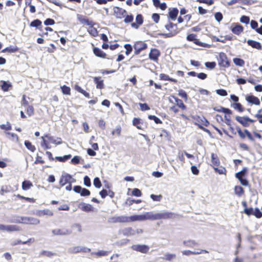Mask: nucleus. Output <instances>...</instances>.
Masks as SVG:
<instances>
[{"label":"nucleus","instance_id":"1","mask_svg":"<svg viewBox=\"0 0 262 262\" xmlns=\"http://www.w3.org/2000/svg\"><path fill=\"white\" fill-rule=\"evenodd\" d=\"M75 180L71 175L67 173H63L60 179L59 183L61 186H63L67 184L75 183Z\"/></svg>","mask_w":262,"mask_h":262},{"label":"nucleus","instance_id":"29","mask_svg":"<svg viewBox=\"0 0 262 262\" xmlns=\"http://www.w3.org/2000/svg\"><path fill=\"white\" fill-rule=\"evenodd\" d=\"M183 244L186 247H193L198 245V244L193 240L184 241Z\"/></svg>","mask_w":262,"mask_h":262},{"label":"nucleus","instance_id":"54","mask_svg":"<svg viewBox=\"0 0 262 262\" xmlns=\"http://www.w3.org/2000/svg\"><path fill=\"white\" fill-rule=\"evenodd\" d=\"M205 64L206 68L210 69H213L215 68L216 63L215 62H206Z\"/></svg>","mask_w":262,"mask_h":262},{"label":"nucleus","instance_id":"6","mask_svg":"<svg viewBox=\"0 0 262 262\" xmlns=\"http://www.w3.org/2000/svg\"><path fill=\"white\" fill-rule=\"evenodd\" d=\"M107 221L111 223H126L127 222V216L123 215L112 216L109 217Z\"/></svg>","mask_w":262,"mask_h":262},{"label":"nucleus","instance_id":"42","mask_svg":"<svg viewBox=\"0 0 262 262\" xmlns=\"http://www.w3.org/2000/svg\"><path fill=\"white\" fill-rule=\"evenodd\" d=\"M71 157V155H65L63 157H56L55 159L60 162H65Z\"/></svg>","mask_w":262,"mask_h":262},{"label":"nucleus","instance_id":"7","mask_svg":"<svg viewBox=\"0 0 262 262\" xmlns=\"http://www.w3.org/2000/svg\"><path fill=\"white\" fill-rule=\"evenodd\" d=\"M91 251V249L87 247L81 246H75L69 248V252L71 253H76L79 252L87 253Z\"/></svg>","mask_w":262,"mask_h":262},{"label":"nucleus","instance_id":"18","mask_svg":"<svg viewBox=\"0 0 262 262\" xmlns=\"http://www.w3.org/2000/svg\"><path fill=\"white\" fill-rule=\"evenodd\" d=\"M247 43L249 46L252 47L253 48H255L257 50L261 49V46L260 42L253 40L249 39L247 40Z\"/></svg>","mask_w":262,"mask_h":262},{"label":"nucleus","instance_id":"44","mask_svg":"<svg viewBox=\"0 0 262 262\" xmlns=\"http://www.w3.org/2000/svg\"><path fill=\"white\" fill-rule=\"evenodd\" d=\"M175 258H176V254L166 253L165 254L164 257H163L162 258L167 260H169V261H170Z\"/></svg>","mask_w":262,"mask_h":262},{"label":"nucleus","instance_id":"33","mask_svg":"<svg viewBox=\"0 0 262 262\" xmlns=\"http://www.w3.org/2000/svg\"><path fill=\"white\" fill-rule=\"evenodd\" d=\"M247 171V168L246 167H244L241 171L236 173L235 177L237 179L242 178L243 177L245 176Z\"/></svg>","mask_w":262,"mask_h":262},{"label":"nucleus","instance_id":"50","mask_svg":"<svg viewBox=\"0 0 262 262\" xmlns=\"http://www.w3.org/2000/svg\"><path fill=\"white\" fill-rule=\"evenodd\" d=\"M93 184H94V185L96 188H100V187L101 186V181H100V179H99V178H98V177H96L94 179Z\"/></svg>","mask_w":262,"mask_h":262},{"label":"nucleus","instance_id":"22","mask_svg":"<svg viewBox=\"0 0 262 262\" xmlns=\"http://www.w3.org/2000/svg\"><path fill=\"white\" fill-rule=\"evenodd\" d=\"M93 52L95 55L98 57L101 58H105L106 54L104 53L101 49L99 48L95 47L93 48Z\"/></svg>","mask_w":262,"mask_h":262},{"label":"nucleus","instance_id":"12","mask_svg":"<svg viewBox=\"0 0 262 262\" xmlns=\"http://www.w3.org/2000/svg\"><path fill=\"white\" fill-rule=\"evenodd\" d=\"M73 190L75 192L80 193L81 196H88L90 194V191L88 189L83 188L80 186H74Z\"/></svg>","mask_w":262,"mask_h":262},{"label":"nucleus","instance_id":"58","mask_svg":"<svg viewBox=\"0 0 262 262\" xmlns=\"http://www.w3.org/2000/svg\"><path fill=\"white\" fill-rule=\"evenodd\" d=\"M95 254L96 255L98 256H106L108 254V252L106 251H99L95 253Z\"/></svg>","mask_w":262,"mask_h":262},{"label":"nucleus","instance_id":"25","mask_svg":"<svg viewBox=\"0 0 262 262\" xmlns=\"http://www.w3.org/2000/svg\"><path fill=\"white\" fill-rule=\"evenodd\" d=\"M232 32L235 34L238 35L243 31V27L239 25H235L231 29Z\"/></svg>","mask_w":262,"mask_h":262},{"label":"nucleus","instance_id":"36","mask_svg":"<svg viewBox=\"0 0 262 262\" xmlns=\"http://www.w3.org/2000/svg\"><path fill=\"white\" fill-rule=\"evenodd\" d=\"M173 98L175 100V102L177 106H178L179 107H180L183 110L186 108V106L184 104L182 100L178 99L177 98H176L174 97H173Z\"/></svg>","mask_w":262,"mask_h":262},{"label":"nucleus","instance_id":"10","mask_svg":"<svg viewBox=\"0 0 262 262\" xmlns=\"http://www.w3.org/2000/svg\"><path fill=\"white\" fill-rule=\"evenodd\" d=\"M147 45L143 41L137 42L134 45L135 54L138 55L140 52L147 48Z\"/></svg>","mask_w":262,"mask_h":262},{"label":"nucleus","instance_id":"17","mask_svg":"<svg viewBox=\"0 0 262 262\" xmlns=\"http://www.w3.org/2000/svg\"><path fill=\"white\" fill-rule=\"evenodd\" d=\"M143 221H144L143 214L127 216V222Z\"/></svg>","mask_w":262,"mask_h":262},{"label":"nucleus","instance_id":"40","mask_svg":"<svg viewBox=\"0 0 262 262\" xmlns=\"http://www.w3.org/2000/svg\"><path fill=\"white\" fill-rule=\"evenodd\" d=\"M232 106L235 110H238L240 112L244 111L242 105L239 103H234L232 104Z\"/></svg>","mask_w":262,"mask_h":262},{"label":"nucleus","instance_id":"21","mask_svg":"<svg viewBox=\"0 0 262 262\" xmlns=\"http://www.w3.org/2000/svg\"><path fill=\"white\" fill-rule=\"evenodd\" d=\"M121 232L124 236H128L135 235V233L134 232V229L131 227L124 228L122 229Z\"/></svg>","mask_w":262,"mask_h":262},{"label":"nucleus","instance_id":"59","mask_svg":"<svg viewBox=\"0 0 262 262\" xmlns=\"http://www.w3.org/2000/svg\"><path fill=\"white\" fill-rule=\"evenodd\" d=\"M214 16L216 20L218 22H220L223 19V15L221 12L215 13Z\"/></svg>","mask_w":262,"mask_h":262},{"label":"nucleus","instance_id":"24","mask_svg":"<svg viewBox=\"0 0 262 262\" xmlns=\"http://www.w3.org/2000/svg\"><path fill=\"white\" fill-rule=\"evenodd\" d=\"M99 77H95L94 78V80L96 83V88L99 89H102L104 87L103 81L100 79Z\"/></svg>","mask_w":262,"mask_h":262},{"label":"nucleus","instance_id":"56","mask_svg":"<svg viewBox=\"0 0 262 262\" xmlns=\"http://www.w3.org/2000/svg\"><path fill=\"white\" fill-rule=\"evenodd\" d=\"M216 93L222 96H226L227 95V92L224 89H218L216 91Z\"/></svg>","mask_w":262,"mask_h":262},{"label":"nucleus","instance_id":"48","mask_svg":"<svg viewBox=\"0 0 262 262\" xmlns=\"http://www.w3.org/2000/svg\"><path fill=\"white\" fill-rule=\"evenodd\" d=\"M124 48L126 50L125 54L127 55H128L133 50L132 46L130 44H125L124 45Z\"/></svg>","mask_w":262,"mask_h":262},{"label":"nucleus","instance_id":"5","mask_svg":"<svg viewBox=\"0 0 262 262\" xmlns=\"http://www.w3.org/2000/svg\"><path fill=\"white\" fill-rule=\"evenodd\" d=\"M219 64L220 66L225 68L228 67L230 66L227 55L224 53H220L219 57Z\"/></svg>","mask_w":262,"mask_h":262},{"label":"nucleus","instance_id":"19","mask_svg":"<svg viewBox=\"0 0 262 262\" xmlns=\"http://www.w3.org/2000/svg\"><path fill=\"white\" fill-rule=\"evenodd\" d=\"M133 124L134 126L140 129H143L144 128V124L141 119L135 118L133 120Z\"/></svg>","mask_w":262,"mask_h":262},{"label":"nucleus","instance_id":"27","mask_svg":"<svg viewBox=\"0 0 262 262\" xmlns=\"http://www.w3.org/2000/svg\"><path fill=\"white\" fill-rule=\"evenodd\" d=\"M235 194L238 196H242L244 193V190L243 188L240 186H236L234 187Z\"/></svg>","mask_w":262,"mask_h":262},{"label":"nucleus","instance_id":"62","mask_svg":"<svg viewBox=\"0 0 262 262\" xmlns=\"http://www.w3.org/2000/svg\"><path fill=\"white\" fill-rule=\"evenodd\" d=\"M0 128L6 130H11L12 128L11 126L9 123H8L7 124H2L0 125Z\"/></svg>","mask_w":262,"mask_h":262},{"label":"nucleus","instance_id":"8","mask_svg":"<svg viewBox=\"0 0 262 262\" xmlns=\"http://www.w3.org/2000/svg\"><path fill=\"white\" fill-rule=\"evenodd\" d=\"M132 249L142 253H146L149 250V247L145 245H134L132 246Z\"/></svg>","mask_w":262,"mask_h":262},{"label":"nucleus","instance_id":"16","mask_svg":"<svg viewBox=\"0 0 262 262\" xmlns=\"http://www.w3.org/2000/svg\"><path fill=\"white\" fill-rule=\"evenodd\" d=\"M246 100L250 103L255 105H259L260 104V100L256 96L253 95H249L247 96L246 97Z\"/></svg>","mask_w":262,"mask_h":262},{"label":"nucleus","instance_id":"47","mask_svg":"<svg viewBox=\"0 0 262 262\" xmlns=\"http://www.w3.org/2000/svg\"><path fill=\"white\" fill-rule=\"evenodd\" d=\"M247 2V0H231L228 2V5L230 6L235 4L236 3H242L244 4H246Z\"/></svg>","mask_w":262,"mask_h":262},{"label":"nucleus","instance_id":"2","mask_svg":"<svg viewBox=\"0 0 262 262\" xmlns=\"http://www.w3.org/2000/svg\"><path fill=\"white\" fill-rule=\"evenodd\" d=\"M165 27L169 31L168 33L165 34L166 37H172L177 34L178 32L177 25L173 24L172 23L169 22L168 24L165 25Z\"/></svg>","mask_w":262,"mask_h":262},{"label":"nucleus","instance_id":"46","mask_svg":"<svg viewBox=\"0 0 262 262\" xmlns=\"http://www.w3.org/2000/svg\"><path fill=\"white\" fill-rule=\"evenodd\" d=\"M17 50V49L14 47H7L2 50V52L6 53H14Z\"/></svg>","mask_w":262,"mask_h":262},{"label":"nucleus","instance_id":"53","mask_svg":"<svg viewBox=\"0 0 262 262\" xmlns=\"http://www.w3.org/2000/svg\"><path fill=\"white\" fill-rule=\"evenodd\" d=\"M136 23L138 25H141L143 24V19L141 14H138L136 17Z\"/></svg>","mask_w":262,"mask_h":262},{"label":"nucleus","instance_id":"14","mask_svg":"<svg viewBox=\"0 0 262 262\" xmlns=\"http://www.w3.org/2000/svg\"><path fill=\"white\" fill-rule=\"evenodd\" d=\"M40 221L38 219L32 217H24L23 224L37 225Z\"/></svg>","mask_w":262,"mask_h":262},{"label":"nucleus","instance_id":"9","mask_svg":"<svg viewBox=\"0 0 262 262\" xmlns=\"http://www.w3.org/2000/svg\"><path fill=\"white\" fill-rule=\"evenodd\" d=\"M52 233L55 235H67L70 234L72 231L67 228L55 229L52 231Z\"/></svg>","mask_w":262,"mask_h":262},{"label":"nucleus","instance_id":"13","mask_svg":"<svg viewBox=\"0 0 262 262\" xmlns=\"http://www.w3.org/2000/svg\"><path fill=\"white\" fill-rule=\"evenodd\" d=\"M160 55V52L158 49H152L149 54V58L154 61H157Z\"/></svg>","mask_w":262,"mask_h":262},{"label":"nucleus","instance_id":"41","mask_svg":"<svg viewBox=\"0 0 262 262\" xmlns=\"http://www.w3.org/2000/svg\"><path fill=\"white\" fill-rule=\"evenodd\" d=\"M195 37V35L193 34H190L187 35V40L193 41L195 43L197 44L199 41L197 39H196Z\"/></svg>","mask_w":262,"mask_h":262},{"label":"nucleus","instance_id":"32","mask_svg":"<svg viewBox=\"0 0 262 262\" xmlns=\"http://www.w3.org/2000/svg\"><path fill=\"white\" fill-rule=\"evenodd\" d=\"M75 90L78 92L82 94L85 97L87 98L90 97V94L89 93L86 92L84 90H83L80 86L76 85L75 87Z\"/></svg>","mask_w":262,"mask_h":262},{"label":"nucleus","instance_id":"35","mask_svg":"<svg viewBox=\"0 0 262 262\" xmlns=\"http://www.w3.org/2000/svg\"><path fill=\"white\" fill-rule=\"evenodd\" d=\"M88 32L93 36H96L98 35V31L97 29L94 27V26H89Z\"/></svg>","mask_w":262,"mask_h":262},{"label":"nucleus","instance_id":"30","mask_svg":"<svg viewBox=\"0 0 262 262\" xmlns=\"http://www.w3.org/2000/svg\"><path fill=\"white\" fill-rule=\"evenodd\" d=\"M80 208L84 211H91L93 209V207L90 204L83 203L80 205Z\"/></svg>","mask_w":262,"mask_h":262},{"label":"nucleus","instance_id":"64","mask_svg":"<svg viewBox=\"0 0 262 262\" xmlns=\"http://www.w3.org/2000/svg\"><path fill=\"white\" fill-rule=\"evenodd\" d=\"M44 24L46 26L53 25L55 24V21L51 18H48L45 21Z\"/></svg>","mask_w":262,"mask_h":262},{"label":"nucleus","instance_id":"28","mask_svg":"<svg viewBox=\"0 0 262 262\" xmlns=\"http://www.w3.org/2000/svg\"><path fill=\"white\" fill-rule=\"evenodd\" d=\"M179 11L177 8H173L169 12V15L170 18L172 20H175L178 14Z\"/></svg>","mask_w":262,"mask_h":262},{"label":"nucleus","instance_id":"61","mask_svg":"<svg viewBox=\"0 0 262 262\" xmlns=\"http://www.w3.org/2000/svg\"><path fill=\"white\" fill-rule=\"evenodd\" d=\"M132 194L136 196H140L141 195V192L139 189L134 188L132 191Z\"/></svg>","mask_w":262,"mask_h":262},{"label":"nucleus","instance_id":"55","mask_svg":"<svg viewBox=\"0 0 262 262\" xmlns=\"http://www.w3.org/2000/svg\"><path fill=\"white\" fill-rule=\"evenodd\" d=\"M240 21L242 23L248 24L250 21V18L248 16L243 15L241 17Z\"/></svg>","mask_w":262,"mask_h":262},{"label":"nucleus","instance_id":"51","mask_svg":"<svg viewBox=\"0 0 262 262\" xmlns=\"http://www.w3.org/2000/svg\"><path fill=\"white\" fill-rule=\"evenodd\" d=\"M41 24V21L39 19H35L32 21L30 24V26L34 27H38Z\"/></svg>","mask_w":262,"mask_h":262},{"label":"nucleus","instance_id":"26","mask_svg":"<svg viewBox=\"0 0 262 262\" xmlns=\"http://www.w3.org/2000/svg\"><path fill=\"white\" fill-rule=\"evenodd\" d=\"M33 186L32 183L30 181H24L22 183V189L24 190H28Z\"/></svg>","mask_w":262,"mask_h":262},{"label":"nucleus","instance_id":"31","mask_svg":"<svg viewBox=\"0 0 262 262\" xmlns=\"http://www.w3.org/2000/svg\"><path fill=\"white\" fill-rule=\"evenodd\" d=\"M211 162L215 166H218L220 164V161L218 159L217 156L213 153L211 154Z\"/></svg>","mask_w":262,"mask_h":262},{"label":"nucleus","instance_id":"23","mask_svg":"<svg viewBox=\"0 0 262 262\" xmlns=\"http://www.w3.org/2000/svg\"><path fill=\"white\" fill-rule=\"evenodd\" d=\"M144 219L145 220H155V213L153 212H146L144 214Z\"/></svg>","mask_w":262,"mask_h":262},{"label":"nucleus","instance_id":"39","mask_svg":"<svg viewBox=\"0 0 262 262\" xmlns=\"http://www.w3.org/2000/svg\"><path fill=\"white\" fill-rule=\"evenodd\" d=\"M121 127L120 125H118L116 127V128L112 131V135H116L117 136H119L121 134Z\"/></svg>","mask_w":262,"mask_h":262},{"label":"nucleus","instance_id":"15","mask_svg":"<svg viewBox=\"0 0 262 262\" xmlns=\"http://www.w3.org/2000/svg\"><path fill=\"white\" fill-rule=\"evenodd\" d=\"M45 137L47 138L50 143H53L56 145H59L62 143V140L60 138H56V139L50 136L49 134L45 135Z\"/></svg>","mask_w":262,"mask_h":262},{"label":"nucleus","instance_id":"63","mask_svg":"<svg viewBox=\"0 0 262 262\" xmlns=\"http://www.w3.org/2000/svg\"><path fill=\"white\" fill-rule=\"evenodd\" d=\"M27 113L30 116L34 114V108L32 106H28L27 109Z\"/></svg>","mask_w":262,"mask_h":262},{"label":"nucleus","instance_id":"52","mask_svg":"<svg viewBox=\"0 0 262 262\" xmlns=\"http://www.w3.org/2000/svg\"><path fill=\"white\" fill-rule=\"evenodd\" d=\"M150 196L154 201H160L162 198V196L161 195H155L154 194H151Z\"/></svg>","mask_w":262,"mask_h":262},{"label":"nucleus","instance_id":"20","mask_svg":"<svg viewBox=\"0 0 262 262\" xmlns=\"http://www.w3.org/2000/svg\"><path fill=\"white\" fill-rule=\"evenodd\" d=\"M236 120L244 126L247 127L249 125L248 121V117H239L236 116Z\"/></svg>","mask_w":262,"mask_h":262},{"label":"nucleus","instance_id":"37","mask_svg":"<svg viewBox=\"0 0 262 262\" xmlns=\"http://www.w3.org/2000/svg\"><path fill=\"white\" fill-rule=\"evenodd\" d=\"M234 64L236 66L242 67L245 64V61L242 59L239 58H234L233 60Z\"/></svg>","mask_w":262,"mask_h":262},{"label":"nucleus","instance_id":"3","mask_svg":"<svg viewBox=\"0 0 262 262\" xmlns=\"http://www.w3.org/2000/svg\"><path fill=\"white\" fill-rule=\"evenodd\" d=\"M174 217V214L171 212L163 211L155 213V220L170 219Z\"/></svg>","mask_w":262,"mask_h":262},{"label":"nucleus","instance_id":"38","mask_svg":"<svg viewBox=\"0 0 262 262\" xmlns=\"http://www.w3.org/2000/svg\"><path fill=\"white\" fill-rule=\"evenodd\" d=\"M25 145L29 150L32 152H34L36 149L35 147L29 141H25Z\"/></svg>","mask_w":262,"mask_h":262},{"label":"nucleus","instance_id":"57","mask_svg":"<svg viewBox=\"0 0 262 262\" xmlns=\"http://www.w3.org/2000/svg\"><path fill=\"white\" fill-rule=\"evenodd\" d=\"M139 105L140 106L141 110L142 111L149 110L150 109V107L148 106V105L146 103H140Z\"/></svg>","mask_w":262,"mask_h":262},{"label":"nucleus","instance_id":"49","mask_svg":"<svg viewBox=\"0 0 262 262\" xmlns=\"http://www.w3.org/2000/svg\"><path fill=\"white\" fill-rule=\"evenodd\" d=\"M1 86H2V89L4 91L6 92V91H8L9 87L11 86V84L8 83L5 81H3V84Z\"/></svg>","mask_w":262,"mask_h":262},{"label":"nucleus","instance_id":"60","mask_svg":"<svg viewBox=\"0 0 262 262\" xmlns=\"http://www.w3.org/2000/svg\"><path fill=\"white\" fill-rule=\"evenodd\" d=\"M84 184L87 187H90L91 185L90 179L87 176L84 177Z\"/></svg>","mask_w":262,"mask_h":262},{"label":"nucleus","instance_id":"45","mask_svg":"<svg viewBox=\"0 0 262 262\" xmlns=\"http://www.w3.org/2000/svg\"><path fill=\"white\" fill-rule=\"evenodd\" d=\"M148 118L150 120H154V122L157 124L162 123L161 120L157 117L154 115H149Z\"/></svg>","mask_w":262,"mask_h":262},{"label":"nucleus","instance_id":"4","mask_svg":"<svg viewBox=\"0 0 262 262\" xmlns=\"http://www.w3.org/2000/svg\"><path fill=\"white\" fill-rule=\"evenodd\" d=\"M20 230V228L15 225H3L0 224V231L13 232Z\"/></svg>","mask_w":262,"mask_h":262},{"label":"nucleus","instance_id":"34","mask_svg":"<svg viewBox=\"0 0 262 262\" xmlns=\"http://www.w3.org/2000/svg\"><path fill=\"white\" fill-rule=\"evenodd\" d=\"M6 134L7 135V136H9V137H8V138L12 140V141H18V137L17 136V135L14 133H10V132H7L6 133Z\"/></svg>","mask_w":262,"mask_h":262},{"label":"nucleus","instance_id":"11","mask_svg":"<svg viewBox=\"0 0 262 262\" xmlns=\"http://www.w3.org/2000/svg\"><path fill=\"white\" fill-rule=\"evenodd\" d=\"M77 18L81 24L85 25L88 26H94L95 24L94 22H93L91 20H90L86 17L81 14H77Z\"/></svg>","mask_w":262,"mask_h":262},{"label":"nucleus","instance_id":"43","mask_svg":"<svg viewBox=\"0 0 262 262\" xmlns=\"http://www.w3.org/2000/svg\"><path fill=\"white\" fill-rule=\"evenodd\" d=\"M61 89L62 91V92L63 94L65 95H70L71 89L69 87L66 86V85H63L61 86Z\"/></svg>","mask_w":262,"mask_h":262}]
</instances>
